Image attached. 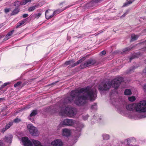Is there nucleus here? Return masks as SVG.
I'll use <instances>...</instances> for the list:
<instances>
[{"instance_id": "51", "label": "nucleus", "mask_w": 146, "mask_h": 146, "mask_svg": "<svg viewBox=\"0 0 146 146\" xmlns=\"http://www.w3.org/2000/svg\"><path fill=\"white\" fill-rule=\"evenodd\" d=\"M136 57V56H135V57ZM133 58H134V57H133Z\"/></svg>"}, {"instance_id": "50", "label": "nucleus", "mask_w": 146, "mask_h": 146, "mask_svg": "<svg viewBox=\"0 0 146 146\" xmlns=\"http://www.w3.org/2000/svg\"><path fill=\"white\" fill-rule=\"evenodd\" d=\"M64 3H61L60 4H62Z\"/></svg>"}, {"instance_id": "15", "label": "nucleus", "mask_w": 146, "mask_h": 146, "mask_svg": "<svg viewBox=\"0 0 146 146\" xmlns=\"http://www.w3.org/2000/svg\"><path fill=\"white\" fill-rule=\"evenodd\" d=\"M37 111L36 110H33L32 113H31L30 114L29 116V119H31V121L33 122V120H31V119L30 118V117H31L34 116L35 115L37 114Z\"/></svg>"}, {"instance_id": "1", "label": "nucleus", "mask_w": 146, "mask_h": 146, "mask_svg": "<svg viewBox=\"0 0 146 146\" xmlns=\"http://www.w3.org/2000/svg\"><path fill=\"white\" fill-rule=\"evenodd\" d=\"M97 96L96 90L95 88L88 86L86 88L71 91L70 97L66 98V102L61 103L60 105V112L65 113L69 117H72L76 113L74 110L70 107L65 108V104L73 102L77 105L80 106L84 104L86 100L94 101Z\"/></svg>"}, {"instance_id": "10", "label": "nucleus", "mask_w": 146, "mask_h": 146, "mask_svg": "<svg viewBox=\"0 0 146 146\" xmlns=\"http://www.w3.org/2000/svg\"><path fill=\"white\" fill-rule=\"evenodd\" d=\"M71 132L70 130L67 129H62V135L66 136H69Z\"/></svg>"}, {"instance_id": "44", "label": "nucleus", "mask_w": 146, "mask_h": 146, "mask_svg": "<svg viewBox=\"0 0 146 146\" xmlns=\"http://www.w3.org/2000/svg\"><path fill=\"white\" fill-rule=\"evenodd\" d=\"M68 5V6L67 7H66V8H69V7H70L72 5Z\"/></svg>"}, {"instance_id": "48", "label": "nucleus", "mask_w": 146, "mask_h": 146, "mask_svg": "<svg viewBox=\"0 0 146 146\" xmlns=\"http://www.w3.org/2000/svg\"><path fill=\"white\" fill-rule=\"evenodd\" d=\"M0 146H1V143L0 142Z\"/></svg>"}, {"instance_id": "11", "label": "nucleus", "mask_w": 146, "mask_h": 146, "mask_svg": "<svg viewBox=\"0 0 146 146\" xmlns=\"http://www.w3.org/2000/svg\"><path fill=\"white\" fill-rule=\"evenodd\" d=\"M14 32V31L13 30L9 32L4 38V40H6L10 38L11 37V35L13 34Z\"/></svg>"}, {"instance_id": "43", "label": "nucleus", "mask_w": 146, "mask_h": 146, "mask_svg": "<svg viewBox=\"0 0 146 146\" xmlns=\"http://www.w3.org/2000/svg\"><path fill=\"white\" fill-rule=\"evenodd\" d=\"M126 14H127L126 13H125L123 15H122V16L124 17L125 16V15H126Z\"/></svg>"}, {"instance_id": "26", "label": "nucleus", "mask_w": 146, "mask_h": 146, "mask_svg": "<svg viewBox=\"0 0 146 146\" xmlns=\"http://www.w3.org/2000/svg\"><path fill=\"white\" fill-rule=\"evenodd\" d=\"M21 82H17V83L15 84L14 85V86L15 87H16L18 86H19L21 84Z\"/></svg>"}, {"instance_id": "29", "label": "nucleus", "mask_w": 146, "mask_h": 146, "mask_svg": "<svg viewBox=\"0 0 146 146\" xmlns=\"http://www.w3.org/2000/svg\"><path fill=\"white\" fill-rule=\"evenodd\" d=\"M41 14L40 13H38V14H35V16L36 18L37 19H38L41 16Z\"/></svg>"}, {"instance_id": "32", "label": "nucleus", "mask_w": 146, "mask_h": 146, "mask_svg": "<svg viewBox=\"0 0 146 146\" xmlns=\"http://www.w3.org/2000/svg\"><path fill=\"white\" fill-rule=\"evenodd\" d=\"M131 140L130 138H128L127 139L125 140V143L127 142V144H129V142L130 141H131Z\"/></svg>"}, {"instance_id": "13", "label": "nucleus", "mask_w": 146, "mask_h": 146, "mask_svg": "<svg viewBox=\"0 0 146 146\" xmlns=\"http://www.w3.org/2000/svg\"><path fill=\"white\" fill-rule=\"evenodd\" d=\"M129 117L131 119H138L143 117L139 116L136 114H131V115H130Z\"/></svg>"}, {"instance_id": "49", "label": "nucleus", "mask_w": 146, "mask_h": 146, "mask_svg": "<svg viewBox=\"0 0 146 146\" xmlns=\"http://www.w3.org/2000/svg\"><path fill=\"white\" fill-rule=\"evenodd\" d=\"M1 83H2V82H1V81H0V84H1Z\"/></svg>"}, {"instance_id": "39", "label": "nucleus", "mask_w": 146, "mask_h": 146, "mask_svg": "<svg viewBox=\"0 0 146 146\" xmlns=\"http://www.w3.org/2000/svg\"><path fill=\"white\" fill-rule=\"evenodd\" d=\"M106 54V52L104 50L100 52V54H102V55H105Z\"/></svg>"}, {"instance_id": "5", "label": "nucleus", "mask_w": 146, "mask_h": 146, "mask_svg": "<svg viewBox=\"0 0 146 146\" xmlns=\"http://www.w3.org/2000/svg\"><path fill=\"white\" fill-rule=\"evenodd\" d=\"M27 128L33 136H38L39 135V133L37 128L32 124H28Z\"/></svg>"}, {"instance_id": "25", "label": "nucleus", "mask_w": 146, "mask_h": 146, "mask_svg": "<svg viewBox=\"0 0 146 146\" xmlns=\"http://www.w3.org/2000/svg\"><path fill=\"white\" fill-rule=\"evenodd\" d=\"M31 0H25L23 1L22 2V5H25L28 2H30Z\"/></svg>"}, {"instance_id": "19", "label": "nucleus", "mask_w": 146, "mask_h": 146, "mask_svg": "<svg viewBox=\"0 0 146 146\" xmlns=\"http://www.w3.org/2000/svg\"><path fill=\"white\" fill-rule=\"evenodd\" d=\"M134 0H132V1L130 0L127 1L126 2L124 3L123 6L125 7L128 6L129 5L131 4Z\"/></svg>"}, {"instance_id": "12", "label": "nucleus", "mask_w": 146, "mask_h": 146, "mask_svg": "<svg viewBox=\"0 0 146 146\" xmlns=\"http://www.w3.org/2000/svg\"><path fill=\"white\" fill-rule=\"evenodd\" d=\"M50 11L48 10H47L46 11L45 13V15L46 18L47 19H49L52 17L54 15V12H53L52 15H50Z\"/></svg>"}, {"instance_id": "37", "label": "nucleus", "mask_w": 146, "mask_h": 146, "mask_svg": "<svg viewBox=\"0 0 146 146\" xmlns=\"http://www.w3.org/2000/svg\"><path fill=\"white\" fill-rule=\"evenodd\" d=\"M10 84L9 82H8L7 83H5L4 84L2 85L4 87L7 85L9 84Z\"/></svg>"}, {"instance_id": "38", "label": "nucleus", "mask_w": 146, "mask_h": 146, "mask_svg": "<svg viewBox=\"0 0 146 146\" xmlns=\"http://www.w3.org/2000/svg\"><path fill=\"white\" fill-rule=\"evenodd\" d=\"M28 15H29L27 14H25L23 15V18H25L27 17Z\"/></svg>"}, {"instance_id": "20", "label": "nucleus", "mask_w": 146, "mask_h": 146, "mask_svg": "<svg viewBox=\"0 0 146 146\" xmlns=\"http://www.w3.org/2000/svg\"><path fill=\"white\" fill-rule=\"evenodd\" d=\"M131 40L134 41L136 40L138 37V36L137 35H136L134 34H132L131 35Z\"/></svg>"}, {"instance_id": "18", "label": "nucleus", "mask_w": 146, "mask_h": 146, "mask_svg": "<svg viewBox=\"0 0 146 146\" xmlns=\"http://www.w3.org/2000/svg\"><path fill=\"white\" fill-rule=\"evenodd\" d=\"M22 3H21L20 1H17L15 2L14 4V6H15L16 7H19L21 5H22Z\"/></svg>"}, {"instance_id": "34", "label": "nucleus", "mask_w": 146, "mask_h": 146, "mask_svg": "<svg viewBox=\"0 0 146 146\" xmlns=\"http://www.w3.org/2000/svg\"><path fill=\"white\" fill-rule=\"evenodd\" d=\"M131 50V49L130 48H127L123 50V52H126L127 51H129V50Z\"/></svg>"}, {"instance_id": "35", "label": "nucleus", "mask_w": 146, "mask_h": 146, "mask_svg": "<svg viewBox=\"0 0 146 146\" xmlns=\"http://www.w3.org/2000/svg\"><path fill=\"white\" fill-rule=\"evenodd\" d=\"M19 22L21 25H23L24 23H25V21L23 20L19 21Z\"/></svg>"}, {"instance_id": "16", "label": "nucleus", "mask_w": 146, "mask_h": 146, "mask_svg": "<svg viewBox=\"0 0 146 146\" xmlns=\"http://www.w3.org/2000/svg\"><path fill=\"white\" fill-rule=\"evenodd\" d=\"M20 9L19 7H16L12 11L11 15H14L17 14L19 12Z\"/></svg>"}, {"instance_id": "23", "label": "nucleus", "mask_w": 146, "mask_h": 146, "mask_svg": "<svg viewBox=\"0 0 146 146\" xmlns=\"http://www.w3.org/2000/svg\"><path fill=\"white\" fill-rule=\"evenodd\" d=\"M36 6H35L29 7L28 9V11H31L34 10L36 8Z\"/></svg>"}, {"instance_id": "28", "label": "nucleus", "mask_w": 146, "mask_h": 146, "mask_svg": "<svg viewBox=\"0 0 146 146\" xmlns=\"http://www.w3.org/2000/svg\"><path fill=\"white\" fill-rule=\"evenodd\" d=\"M21 121V119L18 118H16L13 121L14 122L17 123Z\"/></svg>"}, {"instance_id": "4", "label": "nucleus", "mask_w": 146, "mask_h": 146, "mask_svg": "<svg viewBox=\"0 0 146 146\" xmlns=\"http://www.w3.org/2000/svg\"><path fill=\"white\" fill-rule=\"evenodd\" d=\"M60 126L61 127L67 126H77L76 129L78 130V122L72 119H66L62 121L60 123Z\"/></svg>"}, {"instance_id": "2", "label": "nucleus", "mask_w": 146, "mask_h": 146, "mask_svg": "<svg viewBox=\"0 0 146 146\" xmlns=\"http://www.w3.org/2000/svg\"><path fill=\"white\" fill-rule=\"evenodd\" d=\"M123 80L122 77H117L113 80L111 82H110L102 84L98 87V89L101 91H107L110 88L111 85L115 89L117 88L121 82Z\"/></svg>"}, {"instance_id": "52", "label": "nucleus", "mask_w": 146, "mask_h": 146, "mask_svg": "<svg viewBox=\"0 0 146 146\" xmlns=\"http://www.w3.org/2000/svg\"><path fill=\"white\" fill-rule=\"evenodd\" d=\"M2 0H0V1H2Z\"/></svg>"}, {"instance_id": "30", "label": "nucleus", "mask_w": 146, "mask_h": 146, "mask_svg": "<svg viewBox=\"0 0 146 146\" xmlns=\"http://www.w3.org/2000/svg\"><path fill=\"white\" fill-rule=\"evenodd\" d=\"M10 10V9L9 8H5L4 9V11L5 13H7L9 12Z\"/></svg>"}, {"instance_id": "42", "label": "nucleus", "mask_w": 146, "mask_h": 146, "mask_svg": "<svg viewBox=\"0 0 146 146\" xmlns=\"http://www.w3.org/2000/svg\"><path fill=\"white\" fill-rule=\"evenodd\" d=\"M4 88L3 87V86L2 85L0 87V90Z\"/></svg>"}, {"instance_id": "40", "label": "nucleus", "mask_w": 146, "mask_h": 146, "mask_svg": "<svg viewBox=\"0 0 146 146\" xmlns=\"http://www.w3.org/2000/svg\"><path fill=\"white\" fill-rule=\"evenodd\" d=\"M143 89H144V91L145 92H146V84L144 85L143 88Z\"/></svg>"}, {"instance_id": "45", "label": "nucleus", "mask_w": 146, "mask_h": 146, "mask_svg": "<svg viewBox=\"0 0 146 146\" xmlns=\"http://www.w3.org/2000/svg\"><path fill=\"white\" fill-rule=\"evenodd\" d=\"M3 100V98H0V102L2 101Z\"/></svg>"}, {"instance_id": "22", "label": "nucleus", "mask_w": 146, "mask_h": 146, "mask_svg": "<svg viewBox=\"0 0 146 146\" xmlns=\"http://www.w3.org/2000/svg\"><path fill=\"white\" fill-rule=\"evenodd\" d=\"M102 136L103 139L104 140H108L110 138L109 135L108 134H104Z\"/></svg>"}, {"instance_id": "9", "label": "nucleus", "mask_w": 146, "mask_h": 146, "mask_svg": "<svg viewBox=\"0 0 146 146\" xmlns=\"http://www.w3.org/2000/svg\"><path fill=\"white\" fill-rule=\"evenodd\" d=\"M51 144L54 146H61L63 145V143L61 140L57 139L53 141Z\"/></svg>"}, {"instance_id": "31", "label": "nucleus", "mask_w": 146, "mask_h": 146, "mask_svg": "<svg viewBox=\"0 0 146 146\" xmlns=\"http://www.w3.org/2000/svg\"><path fill=\"white\" fill-rule=\"evenodd\" d=\"M88 117V115H86L83 116V118L84 120H87Z\"/></svg>"}, {"instance_id": "46", "label": "nucleus", "mask_w": 146, "mask_h": 146, "mask_svg": "<svg viewBox=\"0 0 146 146\" xmlns=\"http://www.w3.org/2000/svg\"><path fill=\"white\" fill-rule=\"evenodd\" d=\"M134 58H133V57H131L130 58V61H131V60L133 59Z\"/></svg>"}, {"instance_id": "7", "label": "nucleus", "mask_w": 146, "mask_h": 146, "mask_svg": "<svg viewBox=\"0 0 146 146\" xmlns=\"http://www.w3.org/2000/svg\"><path fill=\"white\" fill-rule=\"evenodd\" d=\"M86 58L85 57H83L79 60L77 61L76 63H74L73 65H72V63L74 62H75L74 60L66 62H65L64 64L66 66L68 65H72V67H73L78 64L79 63H80L82 61L84 60Z\"/></svg>"}, {"instance_id": "41", "label": "nucleus", "mask_w": 146, "mask_h": 146, "mask_svg": "<svg viewBox=\"0 0 146 146\" xmlns=\"http://www.w3.org/2000/svg\"><path fill=\"white\" fill-rule=\"evenodd\" d=\"M4 88L3 87V86L2 85L0 87V90Z\"/></svg>"}, {"instance_id": "24", "label": "nucleus", "mask_w": 146, "mask_h": 146, "mask_svg": "<svg viewBox=\"0 0 146 146\" xmlns=\"http://www.w3.org/2000/svg\"><path fill=\"white\" fill-rule=\"evenodd\" d=\"M128 99L131 102H133L135 100V98L134 96L129 97Z\"/></svg>"}, {"instance_id": "47", "label": "nucleus", "mask_w": 146, "mask_h": 146, "mask_svg": "<svg viewBox=\"0 0 146 146\" xmlns=\"http://www.w3.org/2000/svg\"><path fill=\"white\" fill-rule=\"evenodd\" d=\"M144 72L146 73V68H145V70H144Z\"/></svg>"}, {"instance_id": "14", "label": "nucleus", "mask_w": 146, "mask_h": 146, "mask_svg": "<svg viewBox=\"0 0 146 146\" xmlns=\"http://www.w3.org/2000/svg\"><path fill=\"white\" fill-rule=\"evenodd\" d=\"M13 137L12 135H10L6 137H5V141L9 143H11Z\"/></svg>"}, {"instance_id": "33", "label": "nucleus", "mask_w": 146, "mask_h": 146, "mask_svg": "<svg viewBox=\"0 0 146 146\" xmlns=\"http://www.w3.org/2000/svg\"><path fill=\"white\" fill-rule=\"evenodd\" d=\"M93 109H96V105L95 104H94L92 105L91 107Z\"/></svg>"}, {"instance_id": "8", "label": "nucleus", "mask_w": 146, "mask_h": 146, "mask_svg": "<svg viewBox=\"0 0 146 146\" xmlns=\"http://www.w3.org/2000/svg\"><path fill=\"white\" fill-rule=\"evenodd\" d=\"M22 140L25 146H32L33 145L32 142L27 137H23Z\"/></svg>"}, {"instance_id": "36", "label": "nucleus", "mask_w": 146, "mask_h": 146, "mask_svg": "<svg viewBox=\"0 0 146 146\" xmlns=\"http://www.w3.org/2000/svg\"><path fill=\"white\" fill-rule=\"evenodd\" d=\"M21 26V25L19 22L17 24V26L16 27V28H18L20 27Z\"/></svg>"}, {"instance_id": "21", "label": "nucleus", "mask_w": 146, "mask_h": 146, "mask_svg": "<svg viewBox=\"0 0 146 146\" xmlns=\"http://www.w3.org/2000/svg\"><path fill=\"white\" fill-rule=\"evenodd\" d=\"M124 93L125 95H129L131 94V91L130 89H126L125 90Z\"/></svg>"}, {"instance_id": "6", "label": "nucleus", "mask_w": 146, "mask_h": 146, "mask_svg": "<svg viewBox=\"0 0 146 146\" xmlns=\"http://www.w3.org/2000/svg\"><path fill=\"white\" fill-rule=\"evenodd\" d=\"M95 63L96 61L95 60L92 58H90L85 62L82 63L80 65V67L82 68H84L93 65Z\"/></svg>"}, {"instance_id": "3", "label": "nucleus", "mask_w": 146, "mask_h": 146, "mask_svg": "<svg viewBox=\"0 0 146 146\" xmlns=\"http://www.w3.org/2000/svg\"><path fill=\"white\" fill-rule=\"evenodd\" d=\"M126 109L130 111H133L135 109L136 111L140 113L146 112V100H143L139 102L128 105L126 106Z\"/></svg>"}, {"instance_id": "27", "label": "nucleus", "mask_w": 146, "mask_h": 146, "mask_svg": "<svg viewBox=\"0 0 146 146\" xmlns=\"http://www.w3.org/2000/svg\"><path fill=\"white\" fill-rule=\"evenodd\" d=\"M102 0H93V1H92V2H90L89 4H91L93 3H97L100 1H101Z\"/></svg>"}, {"instance_id": "17", "label": "nucleus", "mask_w": 146, "mask_h": 146, "mask_svg": "<svg viewBox=\"0 0 146 146\" xmlns=\"http://www.w3.org/2000/svg\"><path fill=\"white\" fill-rule=\"evenodd\" d=\"M13 123L12 122H10L9 123L7 124L5 126V128H3V131H5L7 129L9 128L10 126L13 125Z\"/></svg>"}]
</instances>
